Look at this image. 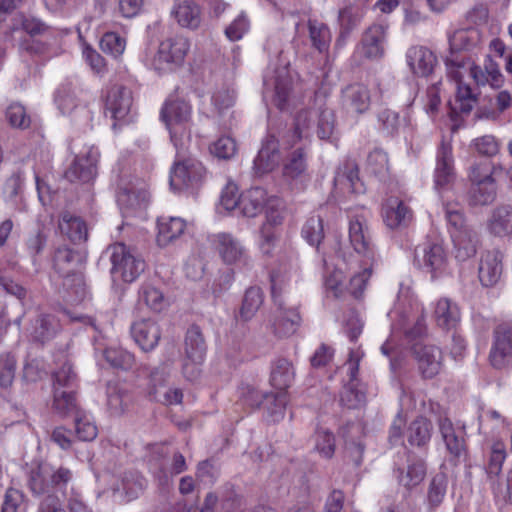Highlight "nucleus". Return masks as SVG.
Masks as SVG:
<instances>
[{"instance_id": "nucleus-35", "label": "nucleus", "mask_w": 512, "mask_h": 512, "mask_svg": "<svg viewBox=\"0 0 512 512\" xmlns=\"http://www.w3.org/2000/svg\"><path fill=\"white\" fill-rule=\"evenodd\" d=\"M292 363L286 358H278L271 364L270 382L273 387L284 392L294 380Z\"/></svg>"}, {"instance_id": "nucleus-38", "label": "nucleus", "mask_w": 512, "mask_h": 512, "mask_svg": "<svg viewBox=\"0 0 512 512\" xmlns=\"http://www.w3.org/2000/svg\"><path fill=\"white\" fill-rule=\"evenodd\" d=\"M308 152L304 147L292 151L283 167V174L289 179H303L307 172Z\"/></svg>"}, {"instance_id": "nucleus-57", "label": "nucleus", "mask_w": 512, "mask_h": 512, "mask_svg": "<svg viewBox=\"0 0 512 512\" xmlns=\"http://www.w3.org/2000/svg\"><path fill=\"white\" fill-rule=\"evenodd\" d=\"M374 263L369 262L368 260L363 261V269L362 271L354 274L350 279L349 283V292L355 297L359 298L366 287V284L372 274V268Z\"/></svg>"}, {"instance_id": "nucleus-47", "label": "nucleus", "mask_w": 512, "mask_h": 512, "mask_svg": "<svg viewBox=\"0 0 512 512\" xmlns=\"http://www.w3.org/2000/svg\"><path fill=\"white\" fill-rule=\"evenodd\" d=\"M364 14V9L356 5H348L341 9L338 14L341 35H348L355 29L361 23Z\"/></svg>"}, {"instance_id": "nucleus-9", "label": "nucleus", "mask_w": 512, "mask_h": 512, "mask_svg": "<svg viewBox=\"0 0 512 512\" xmlns=\"http://www.w3.org/2000/svg\"><path fill=\"white\" fill-rule=\"evenodd\" d=\"M414 264L436 279L446 272L448 258L442 244L426 241L415 248Z\"/></svg>"}, {"instance_id": "nucleus-16", "label": "nucleus", "mask_w": 512, "mask_h": 512, "mask_svg": "<svg viewBox=\"0 0 512 512\" xmlns=\"http://www.w3.org/2000/svg\"><path fill=\"white\" fill-rule=\"evenodd\" d=\"M454 180L455 169L452 146L442 141L436 155V167L434 170L435 188L437 190L446 189Z\"/></svg>"}, {"instance_id": "nucleus-24", "label": "nucleus", "mask_w": 512, "mask_h": 512, "mask_svg": "<svg viewBox=\"0 0 512 512\" xmlns=\"http://www.w3.org/2000/svg\"><path fill=\"white\" fill-rule=\"evenodd\" d=\"M280 160L279 141L274 135L269 134L254 159V169L259 174L270 172L278 166Z\"/></svg>"}, {"instance_id": "nucleus-6", "label": "nucleus", "mask_w": 512, "mask_h": 512, "mask_svg": "<svg viewBox=\"0 0 512 512\" xmlns=\"http://www.w3.org/2000/svg\"><path fill=\"white\" fill-rule=\"evenodd\" d=\"M185 146L178 145L176 160L170 171V186L175 191L197 188L207 174L200 161L185 156Z\"/></svg>"}, {"instance_id": "nucleus-51", "label": "nucleus", "mask_w": 512, "mask_h": 512, "mask_svg": "<svg viewBox=\"0 0 512 512\" xmlns=\"http://www.w3.org/2000/svg\"><path fill=\"white\" fill-rule=\"evenodd\" d=\"M301 233L311 246L319 249V245L324 239L323 219L320 216L309 217L304 223Z\"/></svg>"}, {"instance_id": "nucleus-36", "label": "nucleus", "mask_w": 512, "mask_h": 512, "mask_svg": "<svg viewBox=\"0 0 512 512\" xmlns=\"http://www.w3.org/2000/svg\"><path fill=\"white\" fill-rule=\"evenodd\" d=\"M266 194L262 188L254 187L240 195L239 212L246 217L257 216L264 207Z\"/></svg>"}, {"instance_id": "nucleus-42", "label": "nucleus", "mask_w": 512, "mask_h": 512, "mask_svg": "<svg viewBox=\"0 0 512 512\" xmlns=\"http://www.w3.org/2000/svg\"><path fill=\"white\" fill-rule=\"evenodd\" d=\"M507 457L506 446L503 441L496 440L492 443L485 464V471L489 478L497 477Z\"/></svg>"}, {"instance_id": "nucleus-37", "label": "nucleus", "mask_w": 512, "mask_h": 512, "mask_svg": "<svg viewBox=\"0 0 512 512\" xmlns=\"http://www.w3.org/2000/svg\"><path fill=\"white\" fill-rule=\"evenodd\" d=\"M479 41V33L476 29H458L453 34L449 35V46L451 55L447 58L462 59L455 53L462 50H469L474 47Z\"/></svg>"}, {"instance_id": "nucleus-63", "label": "nucleus", "mask_w": 512, "mask_h": 512, "mask_svg": "<svg viewBox=\"0 0 512 512\" xmlns=\"http://www.w3.org/2000/svg\"><path fill=\"white\" fill-rule=\"evenodd\" d=\"M268 414L273 422H278L284 418L286 406L288 403L285 392H279L272 396H267Z\"/></svg>"}, {"instance_id": "nucleus-62", "label": "nucleus", "mask_w": 512, "mask_h": 512, "mask_svg": "<svg viewBox=\"0 0 512 512\" xmlns=\"http://www.w3.org/2000/svg\"><path fill=\"white\" fill-rule=\"evenodd\" d=\"M315 448L321 456L331 458L335 452L334 434L326 429H318L315 435Z\"/></svg>"}, {"instance_id": "nucleus-4", "label": "nucleus", "mask_w": 512, "mask_h": 512, "mask_svg": "<svg viewBox=\"0 0 512 512\" xmlns=\"http://www.w3.org/2000/svg\"><path fill=\"white\" fill-rule=\"evenodd\" d=\"M105 254L111 262L110 273L114 282L132 283L145 270V261L122 242L109 245Z\"/></svg>"}, {"instance_id": "nucleus-21", "label": "nucleus", "mask_w": 512, "mask_h": 512, "mask_svg": "<svg viewBox=\"0 0 512 512\" xmlns=\"http://www.w3.org/2000/svg\"><path fill=\"white\" fill-rule=\"evenodd\" d=\"M334 186L343 194H360L364 185L359 178L358 166L355 162H345L336 172Z\"/></svg>"}, {"instance_id": "nucleus-25", "label": "nucleus", "mask_w": 512, "mask_h": 512, "mask_svg": "<svg viewBox=\"0 0 512 512\" xmlns=\"http://www.w3.org/2000/svg\"><path fill=\"white\" fill-rule=\"evenodd\" d=\"M385 224L391 229L408 226L413 219L412 210L398 198H390L382 210Z\"/></svg>"}, {"instance_id": "nucleus-5", "label": "nucleus", "mask_w": 512, "mask_h": 512, "mask_svg": "<svg viewBox=\"0 0 512 512\" xmlns=\"http://www.w3.org/2000/svg\"><path fill=\"white\" fill-rule=\"evenodd\" d=\"M73 476V472L65 466H54L43 462L31 469L28 485L35 495H44L52 491L63 492Z\"/></svg>"}, {"instance_id": "nucleus-44", "label": "nucleus", "mask_w": 512, "mask_h": 512, "mask_svg": "<svg viewBox=\"0 0 512 512\" xmlns=\"http://www.w3.org/2000/svg\"><path fill=\"white\" fill-rule=\"evenodd\" d=\"M307 26L312 46L321 53L326 51L331 42L329 27L316 19H309Z\"/></svg>"}, {"instance_id": "nucleus-53", "label": "nucleus", "mask_w": 512, "mask_h": 512, "mask_svg": "<svg viewBox=\"0 0 512 512\" xmlns=\"http://www.w3.org/2000/svg\"><path fill=\"white\" fill-rule=\"evenodd\" d=\"M380 131L387 136H395L401 127L399 113L389 108L382 109L377 114Z\"/></svg>"}, {"instance_id": "nucleus-7", "label": "nucleus", "mask_w": 512, "mask_h": 512, "mask_svg": "<svg viewBox=\"0 0 512 512\" xmlns=\"http://www.w3.org/2000/svg\"><path fill=\"white\" fill-rule=\"evenodd\" d=\"M190 43L183 36H173L160 42L153 57L152 67L158 73H168L176 70L184 63Z\"/></svg>"}, {"instance_id": "nucleus-31", "label": "nucleus", "mask_w": 512, "mask_h": 512, "mask_svg": "<svg viewBox=\"0 0 512 512\" xmlns=\"http://www.w3.org/2000/svg\"><path fill=\"white\" fill-rule=\"evenodd\" d=\"M451 238L457 261L465 262L476 255L479 238L474 229L463 233L456 232Z\"/></svg>"}, {"instance_id": "nucleus-13", "label": "nucleus", "mask_w": 512, "mask_h": 512, "mask_svg": "<svg viewBox=\"0 0 512 512\" xmlns=\"http://www.w3.org/2000/svg\"><path fill=\"white\" fill-rule=\"evenodd\" d=\"M100 153L97 148L91 147L83 155L75 157L72 164L64 173V177L71 183H89L97 175V164Z\"/></svg>"}, {"instance_id": "nucleus-28", "label": "nucleus", "mask_w": 512, "mask_h": 512, "mask_svg": "<svg viewBox=\"0 0 512 512\" xmlns=\"http://www.w3.org/2000/svg\"><path fill=\"white\" fill-rule=\"evenodd\" d=\"M487 230L495 237L512 234V206L499 205L494 208L487 220Z\"/></svg>"}, {"instance_id": "nucleus-50", "label": "nucleus", "mask_w": 512, "mask_h": 512, "mask_svg": "<svg viewBox=\"0 0 512 512\" xmlns=\"http://www.w3.org/2000/svg\"><path fill=\"white\" fill-rule=\"evenodd\" d=\"M8 124L15 129L26 130L31 125V117L26 108L19 102H12L5 111Z\"/></svg>"}, {"instance_id": "nucleus-3", "label": "nucleus", "mask_w": 512, "mask_h": 512, "mask_svg": "<svg viewBox=\"0 0 512 512\" xmlns=\"http://www.w3.org/2000/svg\"><path fill=\"white\" fill-rule=\"evenodd\" d=\"M191 115V105L176 96H169L161 108L160 118L169 130L176 149L179 144L184 146L190 140Z\"/></svg>"}, {"instance_id": "nucleus-30", "label": "nucleus", "mask_w": 512, "mask_h": 512, "mask_svg": "<svg viewBox=\"0 0 512 512\" xmlns=\"http://www.w3.org/2000/svg\"><path fill=\"white\" fill-rule=\"evenodd\" d=\"M437 325L444 330L456 328L460 322V309L458 305L448 298H441L437 301L434 311Z\"/></svg>"}, {"instance_id": "nucleus-41", "label": "nucleus", "mask_w": 512, "mask_h": 512, "mask_svg": "<svg viewBox=\"0 0 512 512\" xmlns=\"http://www.w3.org/2000/svg\"><path fill=\"white\" fill-rule=\"evenodd\" d=\"M138 300L150 310L160 312L168 306L163 292L150 283H143L138 292Z\"/></svg>"}, {"instance_id": "nucleus-32", "label": "nucleus", "mask_w": 512, "mask_h": 512, "mask_svg": "<svg viewBox=\"0 0 512 512\" xmlns=\"http://www.w3.org/2000/svg\"><path fill=\"white\" fill-rule=\"evenodd\" d=\"M207 351L206 341L199 326L191 325L184 339L185 356L193 361H204Z\"/></svg>"}, {"instance_id": "nucleus-2", "label": "nucleus", "mask_w": 512, "mask_h": 512, "mask_svg": "<svg viewBox=\"0 0 512 512\" xmlns=\"http://www.w3.org/2000/svg\"><path fill=\"white\" fill-rule=\"evenodd\" d=\"M447 75L456 84V103L461 113L468 114L477 102L472 88L463 82L464 74L469 72L477 85H485L489 79L486 70L471 63L469 58H446Z\"/></svg>"}, {"instance_id": "nucleus-52", "label": "nucleus", "mask_w": 512, "mask_h": 512, "mask_svg": "<svg viewBox=\"0 0 512 512\" xmlns=\"http://www.w3.org/2000/svg\"><path fill=\"white\" fill-rule=\"evenodd\" d=\"M106 361L114 368L130 370L135 366V356L122 348H107L104 351Z\"/></svg>"}, {"instance_id": "nucleus-15", "label": "nucleus", "mask_w": 512, "mask_h": 512, "mask_svg": "<svg viewBox=\"0 0 512 512\" xmlns=\"http://www.w3.org/2000/svg\"><path fill=\"white\" fill-rule=\"evenodd\" d=\"M274 303L277 308L271 320L273 334L279 338L293 335L301 323L299 312L296 308H287L279 298H274Z\"/></svg>"}, {"instance_id": "nucleus-23", "label": "nucleus", "mask_w": 512, "mask_h": 512, "mask_svg": "<svg viewBox=\"0 0 512 512\" xmlns=\"http://www.w3.org/2000/svg\"><path fill=\"white\" fill-rule=\"evenodd\" d=\"M132 106V95L130 90L122 86L112 87L106 97V111L116 121L124 120Z\"/></svg>"}, {"instance_id": "nucleus-18", "label": "nucleus", "mask_w": 512, "mask_h": 512, "mask_svg": "<svg viewBox=\"0 0 512 512\" xmlns=\"http://www.w3.org/2000/svg\"><path fill=\"white\" fill-rule=\"evenodd\" d=\"M130 333L135 343L144 352L154 350L161 339L160 326L150 318L133 322Z\"/></svg>"}, {"instance_id": "nucleus-40", "label": "nucleus", "mask_w": 512, "mask_h": 512, "mask_svg": "<svg viewBox=\"0 0 512 512\" xmlns=\"http://www.w3.org/2000/svg\"><path fill=\"white\" fill-rule=\"evenodd\" d=\"M432 424L424 417H418L408 427L407 439L413 446H425L431 439Z\"/></svg>"}, {"instance_id": "nucleus-14", "label": "nucleus", "mask_w": 512, "mask_h": 512, "mask_svg": "<svg viewBox=\"0 0 512 512\" xmlns=\"http://www.w3.org/2000/svg\"><path fill=\"white\" fill-rule=\"evenodd\" d=\"M80 260V255L74 250L61 246L58 247L53 256V267L57 273L66 278L72 277V281L75 283V293L83 298L86 294L85 284L80 274L74 273L76 263Z\"/></svg>"}, {"instance_id": "nucleus-45", "label": "nucleus", "mask_w": 512, "mask_h": 512, "mask_svg": "<svg viewBox=\"0 0 512 512\" xmlns=\"http://www.w3.org/2000/svg\"><path fill=\"white\" fill-rule=\"evenodd\" d=\"M397 473L399 483L410 489L423 481L426 475V466L423 460L417 459L409 463L406 473L400 468L397 469Z\"/></svg>"}, {"instance_id": "nucleus-34", "label": "nucleus", "mask_w": 512, "mask_h": 512, "mask_svg": "<svg viewBox=\"0 0 512 512\" xmlns=\"http://www.w3.org/2000/svg\"><path fill=\"white\" fill-rule=\"evenodd\" d=\"M59 229L74 243L85 241L88 236L85 222L80 217L67 211L60 216Z\"/></svg>"}, {"instance_id": "nucleus-54", "label": "nucleus", "mask_w": 512, "mask_h": 512, "mask_svg": "<svg viewBox=\"0 0 512 512\" xmlns=\"http://www.w3.org/2000/svg\"><path fill=\"white\" fill-rule=\"evenodd\" d=\"M76 386L77 375L71 364L66 362L53 373V390H75Z\"/></svg>"}, {"instance_id": "nucleus-55", "label": "nucleus", "mask_w": 512, "mask_h": 512, "mask_svg": "<svg viewBox=\"0 0 512 512\" xmlns=\"http://www.w3.org/2000/svg\"><path fill=\"white\" fill-rule=\"evenodd\" d=\"M366 396L359 383H347L342 392L340 401L349 409H356L365 403Z\"/></svg>"}, {"instance_id": "nucleus-27", "label": "nucleus", "mask_w": 512, "mask_h": 512, "mask_svg": "<svg viewBox=\"0 0 512 512\" xmlns=\"http://www.w3.org/2000/svg\"><path fill=\"white\" fill-rule=\"evenodd\" d=\"M171 15L184 28L195 30L201 24V10L194 0H181L175 3Z\"/></svg>"}, {"instance_id": "nucleus-1", "label": "nucleus", "mask_w": 512, "mask_h": 512, "mask_svg": "<svg viewBox=\"0 0 512 512\" xmlns=\"http://www.w3.org/2000/svg\"><path fill=\"white\" fill-rule=\"evenodd\" d=\"M316 123L315 132L321 140H331L336 132V117L333 109L328 107L324 96L315 94L313 106L297 112L294 128L287 135V144L293 146L302 138L310 136L311 129Z\"/></svg>"}, {"instance_id": "nucleus-11", "label": "nucleus", "mask_w": 512, "mask_h": 512, "mask_svg": "<svg viewBox=\"0 0 512 512\" xmlns=\"http://www.w3.org/2000/svg\"><path fill=\"white\" fill-rule=\"evenodd\" d=\"M412 354L423 379L435 378L443 369V352L433 344L415 343Z\"/></svg>"}, {"instance_id": "nucleus-26", "label": "nucleus", "mask_w": 512, "mask_h": 512, "mask_svg": "<svg viewBox=\"0 0 512 512\" xmlns=\"http://www.w3.org/2000/svg\"><path fill=\"white\" fill-rule=\"evenodd\" d=\"M406 59L413 73L422 77L430 75L436 64L433 52L422 46L408 49Z\"/></svg>"}, {"instance_id": "nucleus-48", "label": "nucleus", "mask_w": 512, "mask_h": 512, "mask_svg": "<svg viewBox=\"0 0 512 512\" xmlns=\"http://www.w3.org/2000/svg\"><path fill=\"white\" fill-rule=\"evenodd\" d=\"M53 409L62 416L78 413L75 390H53Z\"/></svg>"}, {"instance_id": "nucleus-61", "label": "nucleus", "mask_w": 512, "mask_h": 512, "mask_svg": "<svg viewBox=\"0 0 512 512\" xmlns=\"http://www.w3.org/2000/svg\"><path fill=\"white\" fill-rule=\"evenodd\" d=\"M75 432L82 441H92L96 438L98 430L91 418L85 414H76Z\"/></svg>"}, {"instance_id": "nucleus-49", "label": "nucleus", "mask_w": 512, "mask_h": 512, "mask_svg": "<svg viewBox=\"0 0 512 512\" xmlns=\"http://www.w3.org/2000/svg\"><path fill=\"white\" fill-rule=\"evenodd\" d=\"M25 175L20 169L13 171L12 174L6 179L3 186V195L5 200L14 204L18 203L24 190Z\"/></svg>"}, {"instance_id": "nucleus-39", "label": "nucleus", "mask_w": 512, "mask_h": 512, "mask_svg": "<svg viewBox=\"0 0 512 512\" xmlns=\"http://www.w3.org/2000/svg\"><path fill=\"white\" fill-rule=\"evenodd\" d=\"M497 196L495 180H488L470 186L468 202L471 206H485L493 203Z\"/></svg>"}, {"instance_id": "nucleus-8", "label": "nucleus", "mask_w": 512, "mask_h": 512, "mask_svg": "<svg viewBox=\"0 0 512 512\" xmlns=\"http://www.w3.org/2000/svg\"><path fill=\"white\" fill-rule=\"evenodd\" d=\"M490 364L498 370L512 367V321L497 323L492 332L489 351Z\"/></svg>"}, {"instance_id": "nucleus-12", "label": "nucleus", "mask_w": 512, "mask_h": 512, "mask_svg": "<svg viewBox=\"0 0 512 512\" xmlns=\"http://www.w3.org/2000/svg\"><path fill=\"white\" fill-rule=\"evenodd\" d=\"M349 241L355 252L371 263L376 261V253L371 240L367 219L363 215L351 217L349 221Z\"/></svg>"}, {"instance_id": "nucleus-20", "label": "nucleus", "mask_w": 512, "mask_h": 512, "mask_svg": "<svg viewBox=\"0 0 512 512\" xmlns=\"http://www.w3.org/2000/svg\"><path fill=\"white\" fill-rule=\"evenodd\" d=\"M341 103L347 112L365 113L371 104L370 91L363 84L354 83L347 85L342 90Z\"/></svg>"}, {"instance_id": "nucleus-10", "label": "nucleus", "mask_w": 512, "mask_h": 512, "mask_svg": "<svg viewBox=\"0 0 512 512\" xmlns=\"http://www.w3.org/2000/svg\"><path fill=\"white\" fill-rule=\"evenodd\" d=\"M210 242L227 265L251 268L252 260L241 241L231 233L220 232L210 236Z\"/></svg>"}, {"instance_id": "nucleus-33", "label": "nucleus", "mask_w": 512, "mask_h": 512, "mask_svg": "<svg viewBox=\"0 0 512 512\" xmlns=\"http://www.w3.org/2000/svg\"><path fill=\"white\" fill-rule=\"evenodd\" d=\"M157 225V242L161 246H166L179 238L186 229V222L180 217H160Z\"/></svg>"}, {"instance_id": "nucleus-60", "label": "nucleus", "mask_w": 512, "mask_h": 512, "mask_svg": "<svg viewBox=\"0 0 512 512\" xmlns=\"http://www.w3.org/2000/svg\"><path fill=\"white\" fill-rule=\"evenodd\" d=\"M2 512H27L24 494L18 489H7L4 495Z\"/></svg>"}, {"instance_id": "nucleus-59", "label": "nucleus", "mask_w": 512, "mask_h": 512, "mask_svg": "<svg viewBox=\"0 0 512 512\" xmlns=\"http://www.w3.org/2000/svg\"><path fill=\"white\" fill-rule=\"evenodd\" d=\"M447 478L444 474L435 475L429 485L428 502L432 507L439 506L446 494Z\"/></svg>"}, {"instance_id": "nucleus-43", "label": "nucleus", "mask_w": 512, "mask_h": 512, "mask_svg": "<svg viewBox=\"0 0 512 512\" xmlns=\"http://www.w3.org/2000/svg\"><path fill=\"white\" fill-rule=\"evenodd\" d=\"M263 300L264 296L261 288L256 286L249 287L243 297L240 318L244 321L251 320L262 306Z\"/></svg>"}, {"instance_id": "nucleus-56", "label": "nucleus", "mask_w": 512, "mask_h": 512, "mask_svg": "<svg viewBox=\"0 0 512 512\" xmlns=\"http://www.w3.org/2000/svg\"><path fill=\"white\" fill-rule=\"evenodd\" d=\"M100 48L104 53L118 58L125 51L126 40L116 32H106L101 37Z\"/></svg>"}, {"instance_id": "nucleus-22", "label": "nucleus", "mask_w": 512, "mask_h": 512, "mask_svg": "<svg viewBox=\"0 0 512 512\" xmlns=\"http://www.w3.org/2000/svg\"><path fill=\"white\" fill-rule=\"evenodd\" d=\"M60 331L58 319L51 314H38L28 328V335L33 342L44 344L52 340Z\"/></svg>"}, {"instance_id": "nucleus-46", "label": "nucleus", "mask_w": 512, "mask_h": 512, "mask_svg": "<svg viewBox=\"0 0 512 512\" xmlns=\"http://www.w3.org/2000/svg\"><path fill=\"white\" fill-rule=\"evenodd\" d=\"M445 218L448 224V230L451 236L456 232H466L473 229L466 222L462 208L457 203H446L444 205Z\"/></svg>"}, {"instance_id": "nucleus-58", "label": "nucleus", "mask_w": 512, "mask_h": 512, "mask_svg": "<svg viewBox=\"0 0 512 512\" xmlns=\"http://www.w3.org/2000/svg\"><path fill=\"white\" fill-rule=\"evenodd\" d=\"M22 29L31 37L40 35H50L52 40L56 42L53 29L44 23L41 19L32 16H23L21 21Z\"/></svg>"}, {"instance_id": "nucleus-64", "label": "nucleus", "mask_w": 512, "mask_h": 512, "mask_svg": "<svg viewBox=\"0 0 512 512\" xmlns=\"http://www.w3.org/2000/svg\"><path fill=\"white\" fill-rule=\"evenodd\" d=\"M236 142L229 136L220 137L210 147V151L219 159H230L236 153Z\"/></svg>"}, {"instance_id": "nucleus-17", "label": "nucleus", "mask_w": 512, "mask_h": 512, "mask_svg": "<svg viewBox=\"0 0 512 512\" xmlns=\"http://www.w3.org/2000/svg\"><path fill=\"white\" fill-rule=\"evenodd\" d=\"M503 273V254L497 249L484 251L479 260L478 277L485 287L496 285Z\"/></svg>"}, {"instance_id": "nucleus-19", "label": "nucleus", "mask_w": 512, "mask_h": 512, "mask_svg": "<svg viewBox=\"0 0 512 512\" xmlns=\"http://www.w3.org/2000/svg\"><path fill=\"white\" fill-rule=\"evenodd\" d=\"M386 27L373 24L363 33L357 52L367 59H377L384 54Z\"/></svg>"}, {"instance_id": "nucleus-29", "label": "nucleus", "mask_w": 512, "mask_h": 512, "mask_svg": "<svg viewBox=\"0 0 512 512\" xmlns=\"http://www.w3.org/2000/svg\"><path fill=\"white\" fill-rule=\"evenodd\" d=\"M439 429L451 456L460 458L466 454V443L462 431H456L448 418L440 419Z\"/></svg>"}]
</instances>
